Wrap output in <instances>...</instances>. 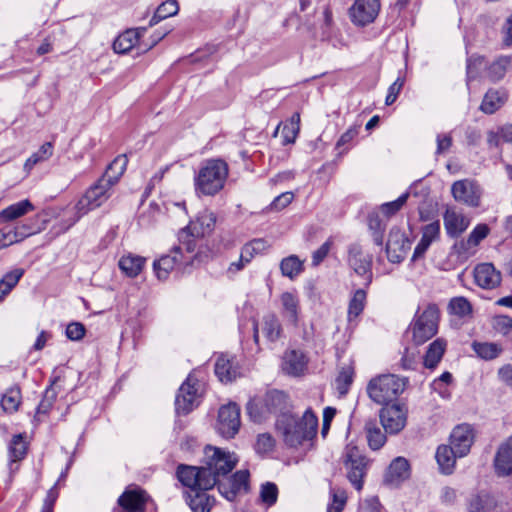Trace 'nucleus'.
I'll list each match as a JSON object with an SVG mask.
<instances>
[{"label": "nucleus", "mask_w": 512, "mask_h": 512, "mask_svg": "<svg viewBox=\"0 0 512 512\" xmlns=\"http://www.w3.org/2000/svg\"><path fill=\"white\" fill-rule=\"evenodd\" d=\"M439 470L442 474L450 475L454 472L456 459L459 458L454 449L449 445H440L435 454Z\"/></svg>", "instance_id": "obj_32"}, {"label": "nucleus", "mask_w": 512, "mask_h": 512, "mask_svg": "<svg viewBox=\"0 0 512 512\" xmlns=\"http://www.w3.org/2000/svg\"><path fill=\"white\" fill-rule=\"evenodd\" d=\"M368 445L373 450L380 449L386 442V436L378 427L375 420H369L365 424Z\"/></svg>", "instance_id": "obj_43"}, {"label": "nucleus", "mask_w": 512, "mask_h": 512, "mask_svg": "<svg viewBox=\"0 0 512 512\" xmlns=\"http://www.w3.org/2000/svg\"><path fill=\"white\" fill-rule=\"evenodd\" d=\"M472 348L474 352L484 360H493L503 351L501 345L491 342H473Z\"/></svg>", "instance_id": "obj_45"}, {"label": "nucleus", "mask_w": 512, "mask_h": 512, "mask_svg": "<svg viewBox=\"0 0 512 512\" xmlns=\"http://www.w3.org/2000/svg\"><path fill=\"white\" fill-rule=\"evenodd\" d=\"M229 174L228 164L222 159L206 160L194 178L198 196H214L225 186Z\"/></svg>", "instance_id": "obj_2"}, {"label": "nucleus", "mask_w": 512, "mask_h": 512, "mask_svg": "<svg viewBox=\"0 0 512 512\" xmlns=\"http://www.w3.org/2000/svg\"><path fill=\"white\" fill-rule=\"evenodd\" d=\"M183 250H185L184 246L178 242V245L174 246L169 254L154 261L153 270L159 280L168 278L175 265L183 259Z\"/></svg>", "instance_id": "obj_19"}, {"label": "nucleus", "mask_w": 512, "mask_h": 512, "mask_svg": "<svg viewBox=\"0 0 512 512\" xmlns=\"http://www.w3.org/2000/svg\"><path fill=\"white\" fill-rule=\"evenodd\" d=\"M444 226L450 237L460 236L470 225V220L453 208H448L443 216Z\"/></svg>", "instance_id": "obj_25"}, {"label": "nucleus", "mask_w": 512, "mask_h": 512, "mask_svg": "<svg viewBox=\"0 0 512 512\" xmlns=\"http://www.w3.org/2000/svg\"><path fill=\"white\" fill-rule=\"evenodd\" d=\"M241 426L240 408L235 403L223 405L218 412L217 432L226 439L233 438Z\"/></svg>", "instance_id": "obj_9"}, {"label": "nucleus", "mask_w": 512, "mask_h": 512, "mask_svg": "<svg viewBox=\"0 0 512 512\" xmlns=\"http://www.w3.org/2000/svg\"><path fill=\"white\" fill-rule=\"evenodd\" d=\"M512 68V56L501 55L497 57L488 68V77L496 82L504 78L506 73Z\"/></svg>", "instance_id": "obj_40"}, {"label": "nucleus", "mask_w": 512, "mask_h": 512, "mask_svg": "<svg viewBox=\"0 0 512 512\" xmlns=\"http://www.w3.org/2000/svg\"><path fill=\"white\" fill-rule=\"evenodd\" d=\"M27 451V444L21 434L15 435L11 441L9 453L11 462H17L24 458Z\"/></svg>", "instance_id": "obj_53"}, {"label": "nucleus", "mask_w": 512, "mask_h": 512, "mask_svg": "<svg viewBox=\"0 0 512 512\" xmlns=\"http://www.w3.org/2000/svg\"><path fill=\"white\" fill-rule=\"evenodd\" d=\"M216 216L213 212L203 210L195 220L182 228L178 233V242L184 246L186 253H194L197 248V241L210 234L215 226Z\"/></svg>", "instance_id": "obj_3"}, {"label": "nucleus", "mask_w": 512, "mask_h": 512, "mask_svg": "<svg viewBox=\"0 0 512 512\" xmlns=\"http://www.w3.org/2000/svg\"><path fill=\"white\" fill-rule=\"evenodd\" d=\"M366 304V292L364 289H357L349 302L348 320L356 319L364 310Z\"/></svg>", "instance_id": "obj_47"}, {"label": "nucleus", "mask_w": 512, "mask_h": 512, "mask_svg": "<svg viewBox=\"0 0 512 512\" xmlns=\"http://www.w3.org/2000/svg\"><path fill=\"white\" fill-rule=\"evenodd\" d=\"M287 405V395L278 390H272L266 393L264 398V407L269 413H277L285 409Z\"/></svg>", "instance_id": "obj_42"}, {"label": "nucleus", "mask_w": 512, "mask_h": 512, "mask_svg": "<svg viewBox=\"0 0 512 512\" xmlns=\"http://www.w3.org/2000/svg\"><path fill=\"white\" fill-rule=\"evenodd\" d=\"M206 490L196 489L195 491L188 492V503L193 512H210L215 499L209 496Z\"/></svg>", "instance_id": "obj_35"}, {"label": "nucleus", "mask_w": 512, "mask_h": 512, "mask_svg": "<svg viewBox=\"0 0 512 512\" xmlns=\"http://www.w3.org/2000/svg\"><path fill=\"white\" fill-rule=\"evenodd\" d=\"M249 472L247 470L237 471L229 480L231 483L230 491H224V485H219V492L229 501H233L240 492H246L248 489Z\"/></svg>", "instance_id": "obj_33"}, {"label": "nucleus", "mask_w": 512, "mask_h": 512, "mask_svg": "<svg viewBox=\"0 0 512 512\" xmlns=\"http://www.w3.org/2000/svg\"><path fill=\"white\" fill-rule=\"evenodd\" d=\"M147 501L146 493L139 489H126L118 498V504L126 512H144Z\"/></svg>", "instance_id": "obj_22"}, {"label": "nucleus", "mask_w": 512, "mask_h": 512, "mask_svg": "<svg viewBox=\"0 0 512 512\" xmlns=\"http://www.w3.org/2000/svg\"><path fill=\"white\" fill-rule=\"evenodd\" d=\"M493 326L497 332L512 340V318L499 315L493 319Z\"/></svg>", "instance_id": "obj_55"}, {"label": "nucleus", "mask_w": 512, "mask_h": 512, "mask_svg": "<svg viewBox=\"0 0 512 512\" xmlns=\"http://www.w3.org/2000/svg\"><path fill=\"white\" fill-rule=\"evenodd\" d=\"M215 374L221 382L228 383L238 377L239 371L232 358L221 355L215 363Z\"/></svg>", "instance_id": "obj_34"}, {"label": "nucleus", "mask_w": 512, "mask_h": 512, "mask_svg": "<svg viewBox=\"0 0 512 512\" xmlns=\"http://www.w3.org/2000/svg\"><path fill=\"white\" fill-rule=\"evenodd\" d=\"M452 195L456 201L462 202L470 207H478L482 190L480 186L471 180H459L453 183Z\"/></svg>", "instance_id": "obj_12"}, {"label": "nucleus", "mask_w": 512, "mask_h": 512, "mask_svg": "<svg viewBox=\"0 0 512 512\" xmlns=\"http://www.w3.org/2000/svg\"><path fill=\"white\" fill-rule=\"evenodd\" d=\"M439 311L429 305L415 320L412 326L413 340L420 345L432 338L438 330Z\"/></svg>", "instance_id": "obj_7"}, {"label": "nucleus", "mask_w": 512, "mask_h": 512, "mask_svg": "<svg viewBox=\"0 0 512 512\" xmlns=\"http://www.w3.org/2000/svg\"><path fill=\"white\" fill-rule=\"evenodd\" d=\"M300 131V114L294 113L290 120L284 124L282 129L283 143H294Z\"/></svg>", "instance_id": "obj_48"}, {"label": "nucleus", "mask_w": 512, "mask_h": 512, "mask_svg": "<svg viewBox=\"0 0 512 512\" xmlns=\"http://www.w3.org/2000/svg\"><path fill=\"white\" fill-rule=\"evenodd\" d=\"M489 234V227L486 224H478L469 234L467 239L457 241L453 249L457 255L463 259H467L476 252V247Z\"/></svg>", "instance_id": "obj_15"}, {"label": "nucleus", "mask_w": 512, "mask_h": 512, "mask_svg": "<svg viewBox=\"0 0 512 512\" xmlns=\"http://www.w3.org/2000/svg\"><path fill=\"white\" fill-rule=\"evenodd\" d=\"M128 164L126 155L117 156L107 167L104 175L100 178L105 181L111 187L115 185L120 177L123 175Z\"/></svg>", "instance_id": "obj_36"}, {"label": "nucleus", "mask_w": 512, "mask_h": 512, "mask_svg": "<svg viewBox=\"0 0 512 512\" xmlns=\"http://www.w3.org/2000/svg\"><path fill=\"white\" fill-rule=\"evenodd\" d=\"M25 239V234L11 228L0 229V250L5 249L15 243Z\"/></svg>", "instance_id": "obj_51"}, {"label": "nucleus", "mask_w": 512, "mask_h": 512, "mask_svg": "<svg viewBox=\"0 0 512 512\" xmlns=\"http://www.w3.org/2000/svg\"><path fill=\"white\" fill-rule=\"evenodd\" d=\"M278 498V488L272 482H266L261 485L260 501L266 507L273 506Z\"/></svg>", "instance_id": "obj_52"}, {"label": "nucleus", "mask_w": 512, "mask_h": 512, "mask_svg": "<svg viewBox=\"0 0 512 512\" xmlns=\"http://www.w3.org/2000/svg\"><path fill=\"white\" fill-rule=\"evenodd\" d=\"M178 11V2L176 0H167L158 6L150 20L149 25L153 26L163 19L174 16L178 13Z\"/></svg>", "instance_id": "obj_46"}, {"label": "nucleus", "mask_w": 512, "mask_h": 512, "mask_svg": "<svg viewBox=\"0 0 512 512\" xmlns=\"http://www.w3.org/2000/svg\"><path fill=\"white\" fill-rule=\"evenodd\" d=\"M179 481L190 489L189 492L200 490H209L215 486L212 476H207L202 467L180 465L177 470Z\"/></svg>", "instance_id": "obj_8"}, {"label": "nucleus", "mask_w": 512, "mask_h": 512, "mask_svg": "<svg viewBox=\"0 0 512 512\" xmlns=\"http://www.w3.org/2000/svg\"><path fill=\"white\" fill-rule=\"evenodd\" d=\"M205 458L206 461L203 469L206 471L207 476L214 478L215 484L220 476L230 473L238 461L234 453L212 446L205 448Z\"/></svg>", "instance_id": "obj_5"}, {"label": "nucleus", "mask_w": 512, "mask_h": 512, "mask_svg": "<svg viewBox=\"0 0 512 512\" xmlns=\"http://www.w3.org/2000/svg\"><path fill=\"white\" fill-rule=\"evenodd\" d=\"M307 366L305 355L297 350L287 351L283 358V370L293 376L303 374Z\"/></svg>", "instance_id": "obj_31"}, {"label": "nucleus", "mask_w": 512, "mask_h": 512, "mask_svg": "<svg viewBox=\"0 0 512 512\" xmlns=\"http://www.w3.org/2000/svg\"><path fill=\"white\" fill-rule=\"evenodd\" d=\"M330 496L331 502L327 507V512H342L347 502L346 491L339 487H331Z\"/></svg>", "instance_id": "obj_50"}, {"label": "nucleus", "mask_w": 512, "mask_h": 512, "mask_svg": "<svg viewBox=\"0 0 512 512\" xmlns=\"http://www.w3.org/2000/svg\"><path fill=\"white\" fill-rule=\"evenodd\" d=\"M440 234V223L439 221H434L425 225L422 228V237L420 242L415 247L412 260L415 261L424 256L429 246L439 238Z\"/></svg>", "instance_id": "obj_26"}, {"label": "nucleus", "mask_w": 512, "mask_h": 512, "mask_svg": "<svg viewBox=\"0 0 512 512\" xmlns=\"http://www.w3.org/2000/svg\"><path fill=\"white\" fill-rule=\"evenodd\" d=\"M86 329L80 322H72L66 328V336L72 341H79L85 335Z\"/></svg>", "instance_id": "obj_59"}, {"label": "nucleus", "mask_w": 512, "mask_h": 512, "mask_svg": "<svg viewBox=\"0 0 512 512\" xmlns=\"http://www.w3.org/2000/svg\"><path fill=\"white\" fill-rule=\"evenodd\" d=\"M275 440L268 433L260 434L255 444V450L257 453L265 454L274 448Z\"/></svg>", "instance_id": "obj_57"}, {"label": "nucleus", "mask_w": 512, "mask_h": 512, "mask_svg": "<svg viewBox=\"0 0 512 512\" xmlns=\"http://www.w3.org/2000/svg\"><path fill=\"white\" fill-rule=\"evenodd\" d=\"M436 142V154L442 155L446 153L452 146V137L450 134H438L436 137Z\"/></svg>", "instance_id": "obj_63"}, {"label": "nucleus", "mask_w": 512, "mask_h": 512, "mask_svg": "<svg viewBox=\"0 0 512 512\" xmlns=\"http://www.w3.org/2000/svg\"><path fill=\"white\" fill-rule=\"evenodd\" d=\"M34 210L33 204L25 199L20 202L14 203L5 209L0 211V221L1 222H10L14 221L27 213Z\"/></svg>", "instance_id": "obj_37"}, {"label": "nucleus", "mask_w": 512, "mask_h": 512, "mask_svg": "<svg viewBox=\"0 0 512 512\" xmlns=\"http://www.w3.org/2000/svg\"><path fill=\"white\" fill-rule=\"evenodd\" d=\"M53 155V144L51 142L44 143L37 152L32 154L33 158L37 159V162L48 160Z\"/></svg>", "instance_id": "obj_64"}, {"label": "nucleus", "mask_w": 512, "mask_h": 512, "mask_svg": "<svg viewBox=\"0 0 512 512\" xmlns=\"http://www.w3.org/2000/svg\"><path fill=\"white\" fill-rule=\"evenodd\" d=\"M473 442L472 427L468 424H461L452 430L448 445L454 449L458 457H465L470 452Z\"/></svg>", "instance_id": "obj_17"}, {"label": "nucleus", "mask_w": 512, "mask_h": 512, "mask_svg": "<svg viewBox=\"0 0 512 512\" xmlns=\"http://www.w3.org/2000/svg\"><path fill=\"white\" fill-rule=\"evenodd\" d=\"M410 476V466L408 461L403 457H397L392 461L385 474V482L398 486L400 483L408 479Z\"/></svg>", "instance_id": "obj_27"}, {"label": "nucleus", "mask_w": 512, "mask_h": 512, "mask_svg": "<svg viewBox=\"0 0 512 512\" xmlns=\"http://www.w3.org/2000/svg\"><path fill=\"white\" fill-rule=\"evenodd\" d=\"M196 385L197 379L193 374H189L176 396L175 407L178 414L186 415L199 404V394Z\"/></svg>", "instance_id": "obj_11"}, {"label": "nucleus", "mask_w": 512, "mask_h": 512, "mask_svg": "<svg viewBox=\"0 0 512 512\" xmlns=\"http://www.w3.org/2000/svg\"><path fill=\"white\" fill-rule=\"evenodd\" d=\"M25 270L23 268H14L8 271L4 276L0 279L1 285H5L11 291L18 284L20 279L23 277Z\"/></svg>", "instance_id": "obj_56"}, {"label": "nucleus", "mask_w": 512, "mask_h": 512, "mask_svg": "<svg viewBox=\"0 0 512 512\" xmlns=\"http://www.w3.org/2000/svg\"><path fill=\"white\" fill-rule=\"evenodd\" d=\"M259 330H261L268 341L274 342L280 337L281 325L274 314H268L263 317L260 324L253 321V336L255 343H258L259 340Z\"/></svg>", "instance_id": "obj_23"}, {"label": "nucleus", "mask_w": 512, "mask_h": 512, "mask_svg": "<svg viewBox=\"0 0 512 512\" xmlns=\"http://www.w3.org/2000/svg\"><path fill=\"white\" fill-rule=\"evenodd\" d=\"M146 30L147 29L145 27L126 30L114 41V51L119 54L127 53L138 43L140 37L146 32Z\"/></svg>", "instance_id": "obj_29"}, {"label": "nucleus", "mask_w": 512, "mask_h": 512, "mask_svg": "<svg viewBox=\"0 0 512 512\" xmlns=\"http://www.w3.org/2000/svg\"><path fill=\"white\" fill-rule=\"evenodd\" d=\"M494 465L499 476H508L512 473V436L499 447Z\"/></svg>", "instance_id": "obj_28"}, {"label": "nucleus", "mask_w": 512, "mask_h": 512, "mask_svg": "<svg viewBox=\"0 0 512 512\" xmlns=\"http://www.w3.org/2000/svg\"><path fill=\"white\" fill-rule=\"evenodd\" d=\"M111 188L112 187L110 185L101 179L91 186L75 205L76 217L72 224L76 223L89 211L100 207L104 202H106L111 195Z\"/></svg>", "instance_id": "obj_6"}, {"label": "nucleus", "mask_w": 512, "mask_h": 512, "mask_svg": "<svg viewBox=\"0 0 512 512\" xmlns=\"http://www.w3.org/2000/svg\"><path fill=\"white\" fill-rule=\"evenodd\" d=\"M466 507L468 512H504L503 503L486 491L472 494L467 499Z\"/></svg>", "instance_id": "obj_14"}, {"label": "nucleus", "mask_w": 512, "mask_h": 512, "mask_svg": "<svg viewBox=\"0 0 512 512\" xmlns=\"http://www.w3.org/2000/svg\"><path fill=\"white\" fill-rule=\"evenodd\" d=\"M406 387V379L394 374H383L367 385L369 398L377 404H386L398 397Z\"/></svg>", "instance_id": "obj_4"}, {"label": "nucleus", "mask_w": 512, "mask_h": 512, "mask_svg": "<svg viewBox=\"0 0 512 512\" xmlns=\"http://www.w3.org/2000/svg\"><path fill=\"white\" fill-rule=\"evenodd\" d=\"M345 465L348 469L347 477L351 484L360 491L363 488V477L366 473L367 460L356 446L346 448Z\"/></svg>", "instance_id": "obj_10"}, {"label": "nucleus", "mask_w": 512, "mask_h": 512, "mask_svg": "<svg viewBox=\"0 0 512 512\" xmlns=\"http://www.w3.org/2000/svg\"><path fill=\"white\" fill-rule=\"evenodd\" d=\"M449 309L451 313L464 317L469 315L472 311L470 302L464 297H455L450 300Z\"/></svg>", "instance_id": "obj_54"}, {"label": "nucleus", "mask_w": 512, "mask_h": 512, "mask_svg": "<svg viewBox=\"0 0 512 512\" xmlns=\"http://www.w3.org/2000/svg\"><path fill=\"white\" fill-rule=\"evenodd\" d=\"M403 85H404V78H402V77H398L390 85V87L388 88V93H387L386 99H385L386 105H388V106L392 105L396 101L401 89L403 88Z\"/></svg>", "instance_id": "obj_60"}, {"label": "nucleus", "mask_w": 512, "mask_h": 512, "mask_svg": "<svg viewBox=\"0 0 512 512\" xmlns=\"http://www.w3.org/2000/svg\"><path fill=\"white\" fill-rule=\"evenodd\" d=\"M379 10V0H356L350 9V16L353 23L365 26L375 20Z\"/></svg>", "instance_id": "obj_16"}, {"label": "nucleus", "mask_w": 512, "mask_h": 512, "mask_svg": "<svg viewBox=\"0 0 512 512\" xmlns=\"http://www.w3.org/2000/svg\"><path fill=\"white\" fill-rule=\"evenodd\" d=\"M276 428L287 446L298 447L315 438L318 418L310 408L301 417L281 414L276 421Z\"/></svg>", "instance_id": "obj_1"}, {"label": "nucleus", "mask_w": 512, "mask_h": 512, "mask_svg": "<svg viewBox=\"0 0 512 512\" xmlns=\"http://www.w3.org/2000/svg\"><path fill=\"white\" fill-rule=\"evenodd\" d=\"M410 247L411 243L403 232L399 229H392L390 231L386 244V252L391 262H401L407 255Z\"/></svg>", "instance_id": "obj_18"}, {"label": "nucleus", "mask_w": 512, "mask_h": 512, "mask_svg": "<svg viewBox=\"0 0 512 512\" xmlns=\"http://www.w3.org/2000/svg\"><path fill=\"white\" fill-rule=\"evenodd\" d=\"M475 283L483 289H494L501 283V273L492 263H480L474 268Z\"/></svg>", "instance_id": "obj_21"}, {"label": "nucleus", "mask_w": 512, "mask_h": 512, "mask_svg": "<svg viewBox=\"0 0 512 512\" xmlns=\"http://www.w3.org/2000/svg\"><path fill=\"white\" fill-rule=\"evenodd\" d=\"M407 198H408V194L405 193V194L401 195L398 199H396L392 202L384 203L381 206V211L387 216L393 215L397 211H399L401 209V207L406 203Z\"/></svg>", "instance_id": "obj_58"}, {"label": "nucleus", "mask_w": 512, "mask_h": 512, "mask_svg": "<svg viewBox=\"0 0 512 512\" xmlns=\"http://www.w3.org/2000/svg\"><path fill=\"white\" fill-rule=\"evenodd\" d=\"M22 396L18 385L8 388L1 397V407L7 413H15L21 404Z\"/></svg>", "instance_id": "obj_41"}, {"label": "nucleus", "mask_w": 512, "mask_h": 512, "mask_svg": "<svg viewBox=\"0 0 512 512\" xmlns=\"http://www.w3.org/2000/svg\"><path fill=\"white\" fill-rule=\"evenodd\" d=\"M281 315L293 326L298 324L300 314V300L294 292H284L280 295Z\"/></svg>", "instance_id": "obj_24"}, {"label": "nucleus", "mask_w": 512, "mask_h": 512, "mask_svg": "<svg viewBox=\"0 0 512 512\" xmlns=\"http://www.w3.org/2000/svg\"><path fill=\"white\" fill-rule=\"evenodd\" d=\"M349 266L360 276H364L367 284L371 282V263L372 258L369 254L364 253L361 246L353 244L349 248L348 256Z\"/></svg>", "instance_id": "obj_20"}, {"label": "nucleus", "mask_w": 512, "mask_h": 512, "mask_svg": "<svg viewBox=\"0 0 512 512\" xmlns=\"http://www.w3.org/2000/svg\"><path fill=\"white\" fill-rule=\"evenodd\" d=\"M332 246V242L327 240L312 254V264L318 266L328 255Z\"/></svg>", "instance_id": "obj_62"}, {"label": "nucleus", "mask_w": 512, "mask_h": 512, "mask_svg": "<svg viewBox=\"0 0 512 512\" xmlns=\"http://www.w3.org/2000/svg\"><path fill=\"white\" fill-rule=\"evenodd\" d=\"M507 98L506 90L502 88L489 89L483 97L480 110L485 114H493L505 104Z\"/></svg>", "instance_id": "obj_30"}, {"label": "nucleus", "mask_w": 512, "mask_h": 512, "mask_svg": "<svg viewBox=\"0 0 512 512\" xmlns=\"http://www.w3.org/2000/svg\"><path fill=\"white\" fill-rule=\"evenodd\" d=\"M294 199V193L291 191L284 192L277 196L271 203V209L280 211L287 207Z\"/></svg>", "instance_id": "obj_61"}, {"label": "nucleus", "mask_w": 512, "mask_h": 512, "mask_svg": "<svg viewBox=\"0 0 512 512\" xmlns=\"http://www.w3.org/2000/svg\"><path fill=\"white\" fill-rule=\"evenodd\" d=\"M280 270L284 277L294 279L303 272L304 261L300 260L296 255H290L281 260Z\"/></svg>", "instance_id": "obj_44"}, {"label": "nucleus", "mask_w": 512, "mask_h": 512, "mask_svg": "<svg viewBox=\"0 0 512 512\" xmlns=\"http://www.w3.org/2000/svg\"><path fill=\"white\" fill-rule=\"evenodd\" d=\"M447 343L442 338H437L428 347L424 356V366L428 369H434L441 361L446 350Z\"/></svg>", "instance_id": "obj_38"}, {"label": "nucleus", "mask_w": 512, "mask_h": 512, "mask_svg": "<svg viewBox=\"0 0 512 512\" xmlns=\"http://www.w3.org/2000/svg\"><path fill=\"white\" fill-rule=\"evenodd\" d=\"M145 261V258L129 253L120 258L118 265L128 277H136L142 271Z\"/></svg>", "instance_id": "obj_39"}, {"label": "nucleus", "mask_w": 512, "mask_h": 512, "mask_svg": "<svg viewBox=\"0 0 512 512\" xmlns=\"http://www.w3.org/2000/svg\"><path fill=\"white\" fill-rule=\"evenodd\" d=\"M354 369L347 365L341 368L335 380V387L340 395H345L353 382Z\"/></svg>", "instance_id": "obj_49"}, {"label": "nucleus", "mask_w": 512, "mask_h": 512, "mask_svg": "<svg viewBox=\"0 0 512 512\" xmlns=\"http://www.w3.org/2000/svg\"><path fill=\"white\" fill-rule=\"evenodd\" d=\"M407 411L400 404H393L381 409L380 420L387 433L396 434L406 425Z\"/></svg>", "instance_id": "obj_13"}]
</instances>
